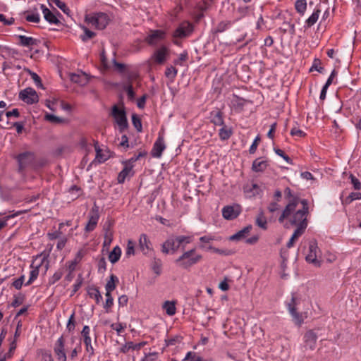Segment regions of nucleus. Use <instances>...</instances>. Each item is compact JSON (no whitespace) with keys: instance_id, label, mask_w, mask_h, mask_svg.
Returning <instances> with one entry per match:
<instances>
[{"instance_id":"f257e3e1","label":"nucleus","mask_w":361,"mask_h":361,"mask_svg":"<svg viewBox=\"0 0 361 361\" xmlns=\"http://www.w3.org/2000/svg\"><path fill=\"white\" fill-rule=\"evenodd\" d=\"M284 195L285 198L288 200V204L279 218L280 223L283 222L286 218H288L293 212L295 211L299 202L301 203L300 198L294 195L289 188H286L284 190Z\"/></svg>"},{"instance_id":"f03ea898","label":"nucleus","mask_w":361,"mask_h":361,"mask_svg":"<svg viewBox=\"0 0 361 361\" xmlns=\"http://www.w3.org/2000/svg\"><path fill=\"white\" fill-rule=\"evenodd\" d=\"M202 258V255L197 254L195 249H192L183 252L181 256L176 259L175 262L182 269H188L198 263Z\"/></svg>"},{"instance_id":"7ed1b4c3","label":"nucleus","mask_w":361,"mask_h":361,"mask_svg":"<svg viewBox=\"0 0 361 361\" xmlns=\"http://www.w3.org/2000/svg\"><path fill=\"white\" fill-rule=\"evenodd\" d=\"M302 209H299L295 212H293L290 216L286 218L292 225L300 226L305 223L307 226V215L308 214V202L306 200H302Z\"/></svg>"},{"instance_id":"20e7f679","label":"nucleus","mask_w":361,"mask_h":361,"mask_svg":"<svg viewBox=\"0 0 361 361\" xmlns=\"http://www.w3.org/2000/svg\"><path fill=\"white\" fill-rule=\"evenodd\" d=\"M31 267L32 269L30 273V279L25 283V286L31 284L37 278L39 275V269L40 267H44L45 272L47 271L49 268V261L47 259V256L42 255H39L32 262Z\"/></svg>"},{"instance_id":"39448f33","label":"nucleus","mask_w":361,"mask_h":361,"mask_svg":"<svg viewBox=\"0 0 361 361\" xmlns=\"http://www.w3.org/2000/svg\"><path fill=\"white\" fill-rule=\"evenodd\" d=\"M111 116L114 117L118 126L119 131L123 132L128 128V123L126 111L123 109H119L116 105L112 107Z\"/></svg>"},{"instance_id":"423d86ee","label":"nucleus","mask_w":361,"mask_h":361,"mask_svg":"<svg viewBox=\"0 0 361 361\" xmlns=\"http://www.w3.org/2000/svg\"><path fill=\"white\" fill-rule=\"evenodd\" d=\"M85 20L96 28L103 30L108 25L109 18L106 13H98L92 16H86Z\"/></svg>"},{"instance_id":"0eeeda50","label":"nucleus","mask_w":361,"mask_h":361,"mask_svg":"<svg viewBox=\"0 0 361 361\" xmlns=\"http://www.w3.org/2000/svg\"><path fill=\"white\" fill-rule=\"evenodd\" d=\"M19 98L24 102L29 104L37 103L39 100L37 92L31 87H27L21 90L19 93Z\"/></svg>"},{"instance_id":"6e6552de","label":"nucleus","mask_w":361,"mask_h":361,"mask_svg":"<svg viewBox=\"0 0 361 361\" xmlns=\"http://www.w3.org/2000/svg\"><path fill=\"white\" fill-rule=\"evenodd\" d=\"M35 159V154L32 152H25L16 157L18 162L19 170L23 171L25 168L31 165Z\"/></svg>"},{"instance_id":"1a4fd4ad","label":"nucleus","mask_w":361,"mask_h":361,"mask_svg":"<svg viewBox=\"0 0 361 361\" xmlns=\"http://www.w3.org/2000/svg\"><path fill=\"white\" fill-rule=\"evenodd\" d=\"M192 25L189 22H183L174 31L173 36L176 38H185L188 37L192 32Z\"/></svg>"},{"instance_id":"9d476101","label":"nucleus","mask_w":361,"mask_h":361,"mask_svg":"<svg viewBox=\"0 0 361 361\" xmlns=\"http://www.w3.org/2000/svg\"><path fill=\"white\" fill-rule=\"evenodd\" d=\"M319 248L315 240H312L309 244V253L306 256V260L317 266H319V262L317 259L319 256Z\"/></svg>"},{"instance_id":"9b49d317","label":"nucleus","mask_w":361,"mask_h":361,"mask_svg":"<svg viewBox=\"0 0 361 361\" xmlns=\"http://www.w3.org/2000/svg\"><path fill=\"white\" fill-rule=\"evenodd\" d=\"M317 334L314 330H309L304 335V348L305 350H313L316 347Z\"/></svg>"},{"instance_id":"f8f14e48","label":"nucleus","mask_w":361,"mask_h":361,"mask_svg":"<svg viewBox=\"0 0 361 361\" xmlns=\"http://www.w3.org/2000/svg\"><path fill=\"white\" fill-rule=\"evenodd\" d=\"M99 217L98 208L94 206L89 213V221L85 226V231L87 232H90L95 228Z\"/></svg>"},{"instance_id":"ddd939ff","label":"nucleus","mask_w":361,"mask_h":361,"mask_svg":"<svg viewBox=\"0 0 361 361\" xmlns=\"http://www.w3.org/2000/svg\"><path fill=\"white\" fill-rule=\"evenodd\" d=\"M241 209L239 205L226 206L222 209V215L227 220L235 219L240 213Z\"/></svg>"},{"instance_id":"4468645a","label":"nucleus","mask_w":361,"mask_h":361,"mask_svg":"<svg viewBox=\"0 0 361 361\" xmlns=\"http://www.w3.org/2000/svg\"><path fill=\"white\" fill-rule=\"evenodd\" d=\"M64 339L61 336L56 342L54 351L59 361H66L67 357L64 348Z\"/></svg>"},{"instance_id":"2eb2a0df","label":"nucleus","mask_w":361,"mask_h":361,"mask_svg":"<svg viewBox=\"0 0 361 361\" xmlns=\"http://www.w3.org/2000/svg\"><path fill=\"white\" fill-rule=\"evenodd\" d=\"M295 305H296L295 298L294 295H293L291 298L290 302L288 303V308L289 312L290 313L291 316L293 318L295 323L298 325H300L303 322V319H302V315L296 312V310L295 308Z\"/></svg>"},{"instance_id":"dca6fc26","label":"nucleus","mask_w":361,"mask_h":361,"mask_svg":"<svg viewBox=\"0 0 361 361\" xmlns=\"http://www.w3.org/2000/svg\"><path fill=\"white\" fill-rule=\"evenodd\" d=\"M165 37V32L162 30H157L152 31L145 41L150 45H154Z\"/></svg>"},{"instance_id":"f3484780","label":"nucleus","mask_w":361,"mask_h":361,"mask_svg":"<svg viewBox=\"0 0 361 361\" xmlns=\"http://www.w3.org/2000/svg\"><path fill=\"white\" fill-rule=\"evenodd\" d=\"M166 145L162 137H159L155 143L154 144L152 156L153 157L159 158L161 156L163 151L165 149Z\"/></svg>"},{"instance_id":"a211bd4d","label":"nucleus","mask_w":361,"mask_h":361,"mask_svg":"<svg viewBox=\"0 0 361 361\" xmlns=\"http://www.w3.org/2000/svg\"><path fill=\"white\" fill-rule=\"evenodd\" d=\"M70 79L73 82L77 83L80 86H85L89 82V77L84 72L72 73L70 75Z\"/></svg>"},{"instance_id":"6ab92c4d","label":"nucleus","mask_w":361,"mask_h":361,"mask_svg":"<svg viewBox=\"0 0 361 361\" xmlns=\"http://www.w3.org/2000/svg\"><path fill=\"white\" fill-rule=\"evenodd\" d=\"M90 329L88 326H85L82 330L81 334L84 338V343L86 346V350L90 355L94 354V348L91 344V338L90 337Z\"/></svg>"},{"instance_id":"aec40b11","label":"nucleus","mask_w":361,"mask_h":361,"mask_svg":"<svg viewBox=\"0 0 361 361\" xmlns=\"http://www.w3.org/2000/svg\"><path fill=\"white\" fill-rule=\"evenodd\" d=\"M167 54V48L165 47H162L154 52L153 58L156 63L161 64L166 61Z\"/></svg>"},{"instance_id":"412c9836","label":"nucleus","mask_w":361,"mask_h":361,"mask_svg":"<svg viewBox=\"0 0 361 361\" xmlns=\"http://www.w3.org/2000/svg\"><path fill=\"white\" fill-rule=\"evenodd\" d=\"M210 121L215 126H224V122L223 119L222 112L219 110L213 111L210 113Z\"/></svg>"},{"instance_id":"4be33fe9","label":"nucleus","mask_w":361,"mask_h":361,"mask_svg":"<svg viewBox=\"0 0 361 361\" xmlns=\"http://www.w3.org/2000/svg\"><path fill=\"white\" fill-rule=\"evenodd\" d=\"M41 9L44 14V17L47 21H48L50 23H53V24L59 23V19L44 4L41 5Z\"/></svg>"},{"instance_id":"5701e85b","label":"nucleus","mask_w":361,"mask_h":361,"mask_svg":"<svg viewBox=\"0 0 361 361\" xmlns=\"http://www.w3.org/2000/svg\"><path fill=\"white\" fill-rule=\"evenodd\" d=\"M252 226L248 225L230 237L231 240H240L244 239L251 231Z\"/></svg>"},{"instance_id":"b1692460","label":"nucleus","mask_w":361,"mask_h":361,"mask_svg":"<svg viewBox=\"0 0 361 361\" xmlns=\"http://www.w3.org/2000/svg\"><path fill=\"white\" fill-rule=\"evenodd\" d=\"M104 245H109L111 244L113 239V231L111 230V222L106 223L104 226Z\"/></svg>"},{"instance_id":"393cba45","label":"nucleus","mask_w":361,"mask_h":361,"mask_svg":"<svg viewBox=\"0 0 361 361\" xmlns=\"http://www.w3.org/2000/svg\"><path fill=\"white\" fill-rule=\"evenodd\" d=\"M125 166L123 169L118 173L117 180L119 183H124L126 177L129 176L132 171L133 165H129L128 163L124 164Z\"/></svg>"},{"instance_id":"a878e982","label":"nucleus","mask_w":361,"mask_h":361,"mask_svg":"<svg viewBox=\"0 0 361 361\" xmlns=\"http://www.w3.org/2000/svg\"><path fill=\"white\" fill-rule=\"evenodd\" d=\"M18 39H20V45L23 47H32L34 45H37L38 44V40L30 37H26L24 35H19Z\"/></svg>"},{"instance_id":"bb28decb","label":"nucleus","mask_w":361,"mask_h":361,"mask_svg":"<svg viewBox=\"0 0 361 361\" xmlns=\"http://www.w3.org/2000/svg\"><path fill=\"white\" fill-rule=\"evenodd\" d=\"M267 167V161L262 160L260 158L256 159L252 166V169L255 172H262Z\"/></svg>"},{"instance_id":"cd10ccee","label":"nucleus","mask_w":361,"mask_h":361,"mask_svg":"<svg viewBox=\"0 0 361 361\" xmlns=\"http://www.w3.org/2000/svg\"><path fill=\"white\" fill-rule=\"evenodd\" d=\"M150 241L145 234H142L139 239V246L140 250L146 254L150 250Z\"/></svg>"},{"instance_id":"c85d7f7f","label":"nucleus","mask_w":361,"mask_h":361,"mask_svg":"<svg viewBox=\"0 0 361 361\" xmlns=\"http://www.w3.org/2000/svg\"><path fill=\"white\" fill-rule=\"evenodd\" d=\"M121 250L118 246L113 248L112 251L109 255V259L112 264L117 262L121 257Z\"/></svg>"},{"instance_id":"c756f323","label":"nucleus","mask_w":361,"mask_h":361,"mask_svg":"<svg viewBox=\"0 0 361 361\" xmlns=\"http://www.w3.org/2000/svg\"><path fill=\"white\" fill-rule=\"evenodd\" d=\"M163 309L166 313L169 316H173L176 314V303L173 301H166L163 304Z\"/></svg>"},{"instance_id":"7c9ffc66","label":"nucleus","mask_w":361,"mask_h":361,"mask_svg":"<svg viewBox=\"0 0 361 361\" xmlns=\"http://www.w3.org/2000/svg\"><path fill=\"white\" fill-rule=\"evenodd\" d=\"M87 293L90 298L95 300L97 303H99L102 299L100 292L97 288L90 287L87 290Z\"/></svg>"},{"instance_id":"2f4dec72","label":"nucleus","mask_w":361,"mask_h":361,"mask_svg":"<svg viewBox=\"0 0 361 361\" xmlns=\"http://www.w3.org/2000/svg\"><path fill=\"white\" fill-rule=\"evenodd\" d=\"M118 281L117 276L114 274L110 276V279L107 281L105 289L106 293H110L116 288V283Z\"/></svg>"},{"instance_id":"473e14b6","label":"nucleus","mask_w":361,"mask_h":361,"mask_svg":"<svg viewBox=\"0 0 361 361\" xmlns=\"http://www.w3.org/2000/svg\"><path fill=\"white\" fill-rule=\"evenodd\" d=\"M28 210L25 209V210H21V211H18L16 212V213L11 214V215H8L6 216H5L4 219H0V231L6 227L7 226V221L8 219H10L11 218H13V217H16V216H18L22 214H24V213H26Z\"/></svg>"},{"instance_id":"72a5a7b5","label":"nucleus","mask_w":361,"mask_h":361,"mask_svg":"<svg viewBox=\"0 0 361 361\" xmlns=\"http://www.w3.org/2000/svg\"><path fill=\"white\" fill-rule=\"evenodd\" d=\"M256 224L263 229H267V219L264 216V212L262 210H260L255 221Z\"/></svg>"},{"instance_id":"f704fd0d","label":"nucleus","mask_w":361,"mask_h":361,"mask_svg":"<svg viewBox=\"0 0 361 361\" xmlns=\"http://www.w3.org/2000/svg\"><path fill=\"white\" fill-rule=\"evenodd\" d=\"M295 7L298 13L303 16L307 8L306 0H297L295 3Z\"/></svg>"},{"instance_id":"c9c22d12","label":"nucleus","mask_w":361,"mask_h":361,"mask_svg":"<svg viewBox=\"0 0 361 361\" xmlns=\"http://www.w3.org/2000/svg\"><path fill=\"white\" fill-rule=\"evenodd\" d=\"M320 12V9L317 8L313 12V13L307 19L306 24L307 27H312L317 21Z\"/></svg>"},{"instance_id":"e433bc0d","label":"nucleus","mask_w":361,"mask_h":361,"mask_svg":"<svg viewBox=\"0 0 361 361\" xmlns=\"http://www.w3.org/2000/svg\"><path fill=\"white\" fill-rule=\"evenodd\" d=\"M221 126L219 133V137L222 140H228L232 134V130L224 125Z\"/></svg>"},{"instance_id":"4c0bfd02","label":"nucleus","mask_w":361,"mask_h":361,"mask_svg":"<svg viewBox=\"0 0 361 361\" xmlns=\"http://www.w3.org/2000/svg\"><path fill=\"white\" fill-rule=\"evenodd\" d=\"M162 262L159 259H154L152 263V269L153 271L157 275H160L161 273Z\"/></svg>"},{"instance_id":"58836bf2","label":"nucleus","mask_w":361,"mask_h":361,"mask_svg":"<svg viewBox=\"0 0 361 361\" xmlns=\"http://www.w3.org/2000/svg\"><path fill=\"white\" fill-rule=\"evenodd\" d=\"M166 245H169L171 252L174 253L180 247L176 238H170L166 240Z\"/></svg>"},{"instance_id":"ea45409f","label":"nucleus","mask_w":361,"mask_h":361,"mask_svg":"<svg viewBox=\"0 0 361 361\" xmlns=\"http://www.w3.org/2000/svg\"><path fill=\"white\" fill-rule=\"evenodd\" d=\"M132 123L135 129L138 132H141L142 130V123L140 118L138 117L137 114H133L132 116Z\"/></svg>"},{"instance_id":"a19ab883","label":"nucleus","mask_w":361,"mask_h":361,"mask_svg":"<svg viewBox=\"0 0 361 361\" xmlns=\"http://www.w3.org/2000/svg\"><path fill=\"white\" fill-rule=\"evenodd\" d=\"M177 69L173 66L168 67L165 71V75L166 78L173 80L177 75Z\"/></svg>"},{"instance_id":"79ce46f5","label":"nucleus","mask_w":361,"mask_h":361,"mask_svg":"<svg viewBox=\"0 0 361 361\" xmlns=\"http://www.w3.org/2000/svg\"><path fill=\"white\" fill-rule=\"evenodd\" d=\"M135 254V244L132 240H128L126 251V257H129Z\"/></svg>"},{"instance_id":"37998d69","label":"nucleus","mask_w":361,"mask_h":361,"mask_svg":"<svg viewBox=\"0 0 361 361\" xmlns=\"http://www.w3.org/2000/svg\"><path fill=\"white\" fill-rule=\"evenodd\" d=\"M238 31L240 32V35H237L236 33L233 34V40L234 43H238L244 40L247 36V33L245 31L240 30H238Z\"/></svg>"},{"instance_id":"c03bdc74","label":"nucleus","mask_w":361,"mask_h":361,"mask_svg":"<svg viewBox=\"0 0 361 361\" xmlns=\"http://www.w3.org/2000/svg\"><path fill=\"white\" fill-rule=\"evenodd\" d=\"M188 59V52L186 51H184L181 54H179L178 58L174 61V63L176 65H180L182 66L183 63L185 61H187Z\"/></svg>"},{"instance_id":"a18cd8bd","label":"nucleus","mask_w":361,"mask_h":361,"mask_svg":"<svg viewBox=\"0 0 361 361\" xmlns=\"http://www.w3.org/2000/svg\"><path fill=\"white\" fill-rule=\"evenodd\" d=\"M50 3L54 4L58 8H59L63 13H67L69 9L66 6L64 2L60 0H49Z\"/></svg>"},{"instance_id":"49530a36","label":"nucleus","mask_w":361,"mask_h":361,"mask_svg":"<svg viewBox=\"0 0 361 361\" xmlns=\"http://www.w3.org/2000/svg\"><path fill=\"white\" fill-rule=\"evenodd\" d=\"M307 228V226L305 223L302 224L300 226H297V228L295 230L293 235V238H298L300 237L304 232L305 228Z\"/></svg>"},{"instance_id":"de8ad7c7","label":"nucleus","mask_w":361,"mask_h":361,"mask_svg":"<svg viewBox=\"0 0 361 361\" xmlns=\"http://www.w3.org/2000/svg\"><path fill=\"white\" fill-rule=\"evenodd\" d=\"M83 30H84L85 33L83 35L81 36V39L83 42H86L89 39H92V37H94L95 36V33L94 32L88 30L87 28L84 27Z\"/></svg>"},{"instance_id":"09e8293b","label":"nucleus","mask_w":361,"mask_h":361,"mask_svg":"<svg viewBox=\"0 0 361 361\" xmlns=\"http://www.w3.org/2000/svg\"><path fill=\"white\" fill-rule=\"evenodd\" d=\"M45 119L54 123H60L63 121V119L61 118L49 114H47L45 115Z\"/></svg>"},{"instance_id":"8fccbe9b","label":"nucleus","mask_w":361,"mask_h":361,"mask_svg":"<svg viewBox=\"0 0 361 361\" xmlns=\"http://www.w3.org/2000/svg\"><path fill=\"white\" fill-rule=\"evenodd\" d=\"M106 302L104 305V307L106 309V311L108 312L109 309L113 305L114 299L111 296V294L110 293H106Z\"/></svg>"},{"instance_id":"3c124183","label":"nucleus","mask_w":361,"mask_h":361,"mask_svg":"<svg viewBox=\"0 0 361 361\" xmlns=\"http://www.w3.org/2000/svg\"><path fill=\"white\" fill-rule=\"evenodd\" d=\"M27 72L29 73V74L30 75L32 79L34 80V82H35L36 85L37 87H42V83L41 82V79L39 78V76L34 73V72H32L30 70L27 69Z\"/></svg>"},{"instance_id":"603ef678","label":"nucleus","mask_w":361,"mask_h":361,"mask_svg":"<svg viewBox=\"0 0 361 361\" xmlns=\"http://www.w3.org/2000/svg\"><path fill=\"white\" fill-rule=\"evenodd\" d=\"M177 242L181 246L183 244L186 245L191 242V238L185 235H178L176 237Z\"/></svg>"},{"instance_id":"864d4df0","label":"nucleus","mask_w":361,"mask_h":361,"mask_svg":"<svg viewBox=\"0 0 361 361\" xmlns=\"http://www.w3.org/2000/svg\"><path fill=\"white\" fill-rule=\"evenodd\" d=\"M130 350H133V342L130 341L126 343L119 350V351L122 353L126 354L129 352Z\"/></svg>"},{"instance_id":"5fc2aeb1","label":"nucleus","mask_w":361,"mask_h":361,"mask_svg":"<svg viewBox=\"0 0 361 361\" xmlns=\"http://www.w3.org/2000/svg\"><path fill=\"white\" fill-rule=\"evenodd\" d=\"M351 183L353 185V188L355 190H359L361 189V183L360 180L354 176L353 174H350L349 176Z\"/></svg>"},{"instance_id":"6e6d98bb","label":"nucleus","mask_w":361,"mask_h":361,"mask_svg":"<svg viewBox=\"0 0 361 361\" xmlns=\"http://www.w3.org/2000/svg\"><path fill=\"white\" fill-rule=\"evenodd\" d=\"M361 199V193L360 192H351L348 197H346L345 202L346 203H350L353 200H360Z\"/></svg>"},{"instance_id":"4d7b16f0","label":"nucleus","mask_w":361,"mask_h":361,"mask_svg":"<svg viewBox=\"0 0 361 361\" xmlns=\"http://www.w3.org/2000/svg\"><path fill=\"white\" fill-rule=\"evenodd\" d=\"M25 19L26 20L29 21V22H32V23H38L39 22V14H28L25 16Z\"/></svg>"},{"instance_id":"13d9d810","label":"nucleus","mask_w":361,"mask_h":361,"mask_svg":"<svg viewBox=\"0 0 361 361\" xmlns=\"http://www.w3.org/2000/svg\"><path fill=\"white\" fill-rule=\"evenodd\" d=\"M198 355L194 353V352H188L185 358L183 359V361H197Z\"/></svg>"},{"instance_id":"bf43d9fd","label":"nucleus","mask_w":361,"mask_h":361,"mask_svg":"<svg viewBox=\"0 0 361 361\" xmlns=\"http://www.w3.org/2000/svg\"><path fill=\"white\" fill-rule=\"evenodd\" d=\"M74 313H73L69 317L68 324H67V329L69 331H72L75 329V320H74Z\"/></svg>"},{"instance_id":"052dcab7","label":"nucleus","mask_w":361,"mask_h":361,"mask_svg":"<svg viewBox=\"0 0 361 361\" xmlns=\"http://www.w3.org/2000/svg\"><path fill=\"white\" fill-rule=\"evenodd\" d=\"M259 141H260L259 136H257L256 138L255 139L253 143L252 144V145L250 147L249 152L250 154H254L256 152V149L257 148V145H258V143Z\"/></svg>"},{"instance_id":"680f3d73","label":"nucleus","mask_w":361,"mask_h":361,"mask_svg":"<svg viewBox=\"0 0 361 361\" xmlns=\"http://www.w3.org/2000/svg\"><path fill=\"white\" fill-rule=\"evenodd\" d=\"M24 281V276H21L20 278L16 279L13 282V286L18 290L20 289Z\"/></svg>"},{"instance_id":"e2e57ef3","label":"nucleus","mask_w":361,"mask_h":361,"mask_svg":"<svg viewBox=\"0 0 361 361\" xmlns=\"http://www.w3.org/2000/svg\"><path fill=\"white\" fill-rule=\"evenodd\" d=\"M62 276H63V271L61 270L57 271L52 276L50 283H56V281H58L59 280H60L61 279Z\"/></svg>"},{"instance_id":"0e129e2a","label":"nucleus","mask_w":361,"mask_h":361,"mask_svg":"<svg viewBox=\"0 0 361 361\" xmlns=\"http://www.w3.org/2000/svg\"><path fill=\"white\" fill-rule=\"evenodd\" d=\"M82 283V278L80 275L78 276L75 283L73 285V293H76L80 288Z\"/></svg>"},{"instance_id":"69168bd1","label":"nucleus","mask_w":361,"mask_h":361,"mask_svg":"<svg viewBox=\"0 0 361 361\" xmlns=\"http://www.w3.org/2000/svg\"><path fill=\"white\" fill-rule=\"evenodd\" d=\"M331 85V82L330 80L329 81H326V84L324 85V87H322V90L321 91V94H320V99H324L325 97H326V91H327V89L328 87Z\"/></svg>"},{"instance_id":"338daca9","label":"nucleus","mask_w":361,"mask_h":361,"mask_svg":"<svg viewBox=\"0 0 361 361\" xmlns=\"http://www.w3.org/2000/svg\"><path fill=\"white\" fill-rule=\"evenodd\" d=\"M112 62L116 69L120 72L123 73L126 69V65L123 63H118L115 59H113Z\"/></svg>"},{"instance_id":"774afa93","label":"nucleus","mask_w":361,"mask_h":361,"mask_svg":"<svg viewBox=\"0 0 361 361\" xmlns=\"http://www.w3.org/2000/svg\"><path fill=\"white\" fill-rule=\"evenodd\" d=\"M125 90L127 92V94L129 99H133L135 97V92L133 91V87L131 85H128L125 87Z\"/></svg>"}]
</instances>
